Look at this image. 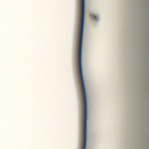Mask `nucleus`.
<instances>
[{
	"instance_id": "obj_1",
	"label": "nucleus",
	"mask_w": 149,
	"mask_h": 149,
	"mask_svg": "<svg viewBox=\"0 0 149 149\" xmlns=\"http://www.w3.org/2000/svg\"><path fill=\"white\" fill-rule=\"evenodd\" d=\"M90 17L91 18H94V19H97V16H96V15H94V14H91V15H90Z\"/></svg>"
},
{
	"instance_id": "obj_2",
	"label": "nucleus",
	"mask_w": 149,
	"mask_h": 149,
	"mask_svg": "<svg viewBox=\"0 0 149 149\" xmlns=\"http://www.w3.org/2000/svg\"><path fill=\"white\" fill-rule=\"evenodd\" d=\"M79 36H78V39H77V51L78 52L79 50Z\"/></svg>"
},
{
	"instance_id": "obj_3",
	"label": "nucleus",
	"mask_w": 149,
	"mask_h": 149,
	"mask_svg": "<svg viewBox=\"0 0 149 149\" xmlns=\"http://www.w3.org/2000/svg\"><path fill=\"white\" fill-rule=\"evenodd\" d=\"M81 26V23H80V19H79V28H80Z\"/></svg>"
},
{
	"instance_id": "obj_4",
	"label": "nucleus",
	"mask_w": 149,
	"mask_h": 149,
	"mask_svg": "<svg viewBox=\"0 0 149 149\" xmlns=\"http://www.w3.org/2000/svg\"><path fill=\"white\" fill-rule=\"evenodd\" d=\"M82 104H83H83H84V103H83V98L82 99Z\"/></svg>"
}]
</instances>
